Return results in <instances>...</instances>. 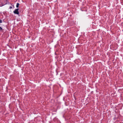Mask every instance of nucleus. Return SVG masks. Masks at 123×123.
<instances>
[{"label":"nucleus","mask_w":123,"mask_h":123,"mask_svg":"<svg viewBox=\"0 0 123 123\" xmlns=\"http://www.w3.org/2000/svg\"><path fill=\"white\" fill-rule=\"evenodd\" d=\"M18 9H19L18 8L15 9V11H14L13 12L15 14H18L19 13V12H18Z\"/></svg>","instance_id":"obj_1"},{"label":"nucleus","mask_w":123,"mask_h":123,"mask_svg":"<svg viewBox=\"0 0 123 123\" xmlns=\"http://www.w3.org/2000/svg\"><path fill=\"white\" fill-rule=\"evenodd\" d=\"M19 3H18L17 4V5H16V7L17 8H18V7L19 6Z\"/></svg>","instance_id":"obj_2"},{"label":"nucleus","mask_w":123,"mask_h":123,"mask_svg":"<svg viewBox=\"0 0 123 123\" xmlns=\"http://www.w3.org/2000/svg\"><path fill=\"white\" fill-rule=\"evenodd\" d=\"M2 28L0 26V31H1L2 30Z\"/></svg>","instance_id":"obj_3"},{"label":"nucleus","mask_w":123,"mask_h":123,"mask_svg":"<svg viewBox=\"0 0 123 123\" xmlns=\"http://www.w3.org/2000/svg\"><path fill=\"white\" fill-rule=\"evenodd\" d=\"M2 20H1L0 19V23H2Z\"/></svg>","instance_id":"obj_4"},{"label":"nucleus","mask_w":123,"mask_h":123,"mask_svg":"<svg viewBox=\"0 0 123 123\" xmlns=\"http://www.w3.org/2000/svg\"><path fill=\"white\" fill-rule=\"evenodd\" d=\"M10 9H11V8H12V6H10Z\"/></svg>","instance_id":"obj_5"}]
</instances>
